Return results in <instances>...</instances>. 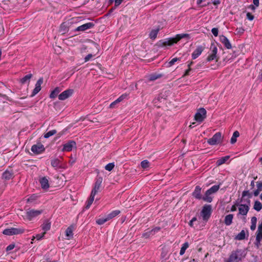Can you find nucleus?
Listing matches in <instances>:
<instances>
[{
	"instance_id": "72a5a7b5",
	"label": "nucleus",
	"mask_w": 262,
	"mask_h": 262,
	"mask_svg": "<svg viewBox=\"0 0 262 262\" xmlns=\"http://www.w3.org/2000/svg\"><path fill=\"white\" fill-rule=\"evenodd\" d=\"M253 208L257 211H260L262 209L261 203L259 201H256L254 202Z\"/></svg>"
},
{
	"instance_id": "09e8293b",
	"label": "nucleus",
	"mask_w": 262,
	"mask_h": 262,
	"mask_svg": "<svg viewBox=\"0 0 262 262\" xmlns=\"http://www.w3.org/2000/svg\"><path fill=\"white\" fill-rule=\"evenodd\" d=\"M45 234H46L45 232H43V233L42 234H37L35 237V238H36V239L37 240L39 241V240H40L41 239H42L43 237V236H44Z\"/></svg>"
},
{
	"instance_id": "f03ea898",
	"label": "nucleus",
	"mask_w": 262,
	"mask_h": 262,
	"mask_svg": "<svg viewBox=\"0 0 262 262\" xmlns=\"http://www.w3.org/2000/svg\"><path fill=\"white\" fill-rule=\"evenodd\" d=\"M219 185L213 186L206 191L204 196L202 198V199L206 202H211L212 201V198L211 196V195L216 192L219 190Z\"/></svg>"
},
{
	"instance_id": "79ce46f5",
	"label": "nucleus",
	"mask_w": 262,
	"mask_h": 262,
	"mask_svg": "<svg viewBox=\"0 0 262 262\" xmlns=\"http://www.w3.org/2000/svg\"><path fill=\"white\" fill-rule=\"evenodd\" d=\"M189 36L188 34H178L176 36V40L177 41V42L180 40L181 39L183 38H184V37H188Z\"/></svg>"
},
{
	"instance_id": "5701e85b",
	"label": "nucleus",
	"mask_w": 262,
	"mask_h": 262,
	"mask_svg": "<svg viewBox=\"0 0 262 262\" xmlns=\"http://www.w3.org/2000/svg\"><path fill=\"white\" fill-rule=\"evenodd\" d=\"M73 229L74 228L73 226H71L67 228V229L66 230V235L68 239H71L73 236Z\"/></svg>"
},
{
	"instance_id": "603ef678",
	"label": "nucleus",
	"mask_w": 262,
	"mask_h": 262,
	"mask_svg": "<svg viewBox=\"0 0 262 262\" xmlns=\"http://www.w3.org/2000/svg\"><path fill=\"white\" fill-rule=\"evenodd\" d=\"M246 15H247V18L250 20H252L254 18L253 15H252L250 12L247 13Z\"/></svg>"
},
{
	"instance_id": "7ed1b4c3",
	"label": "nucleus",
	"mask_w": 262,
	"mask_h": 262,
	"mask_svg": "<svg viewBox=\"0 0 262 262\" xmlns=\"http://www.w3.org/2000/svg\"><path fill=\"white\" fill-rule=\"evenodd\" d=\"M249 209V207L248 205L241 204L238 206V213L237 217L243 220L245 222H246L245 216L247 215Z\"/></svg>"
},
{
	"instance_id": "f704fd0d",
	"label": "nucleus",
	"mask_w": 262,
	"mask_h": 262,
	"mask_svg": "<svg viewBox=\"0 0 262 262\" xmlns=\"http://www.w3.org/2000/svg\"><path fill=\"white\" fill-rule=\"evenodd\" d=\"M158 32H159L158 29L151 30L149 33L150 38L151 39H155L157 36V34H158Z\"/></svg>"
},
{
	"instance_id": "774afa93",
	"label": "nucleus",
	"mask_w": 262,
	"mask_h": 262,
	"mask_svg": "<svg viewBox=\"0 0 262 262\" xmlns=\"http://www.w3.org/2000/svg\"><path fill=\"white\" fill-rule=\"evenodd\" d=\"M251 186L254 187V181H252L251 182Z\"/></svg>"
},
{
	"instance_id": "39448f33",
	"label": "nucleus",
	"mask_w": 262,
	"mask_h": 262,
	"mask_svg": "<svg viewBox=\"0 0 262 262\" xmlns=\"http://www.w3.org/2000/svg\"><path fill=\"white\" fill-rule=\"evenodd\" d=\"M217 47L213 45H211L210 48V52L209 53V55L206 58L207 61L210 62L213 60H215L216 61H217L219 58L217 55Z\"/></svg>"
},
{
	"instance_id": "69168bd1",
	"label": "nucleus",
	"mask_w": 262,
	"mask_h": 262,
	"mask_svg": "<svg viewBox=\"0 0 262 262\" xmlns=\"http://www.w3.org/2000/svg\"><path fill=\"white\" fill-rule=\"evenodd\" d=\"M219 3H220V2H219V1H215L213 2V4L214 5H217V4H219Z\"/></svg>"
},
{
	"instance_id": "49530a36",
	"label": "nucleus",
	"mask_w": 262,
	"mask_h": 262,
	"mask_svg": "<svg viewBox=\"0 0 262 262\" xmlns=\"http://www.w3.org/2000/svg\"><path fill=\"white\" fill-rule=\"evenodd\" d=\"M15 247V244L14 243H12L10 245H9L7 248H6V251L8 252L14 248Z\"/></svg>"
},
{
	"instance_id": "412c9836",
	"label": "nucleus",
	"mask_w": 262,
	"mask_h": 262,
	"mask_svg": "<svg viewBox=\"0 0 262 262\" xmlns=\"http://www.w3.org/2000/svg\"><path fill=\"white\" fill-rule=\"evenodd\" d=\"M3 179L5 180H9L13 178V172L12 170H7L3 173L2 176Z\"/></svg>"
},
{
	"instance_id": "c85d7f7f",
	"label": "nucleus",
	"mask_w": 262,
	"mask_h": 262,
	"mask_svg": "<svg viewBox=\"0 0 262 262\" xmlns=\"http://www.w3.org/2000/svg\"><path fill=\"white\" fill-rule=\"evenodd\" d=\"M251 225L250 226L251 230L254 231L256 227L257 218L255 216L252 217L251 219Z\"/></svg>"
},
{
	"instance_id": "c9c22d12",
	"label": "nucleus",
	"mask_w": 262,
	"mask_h": 262,
	"mask_svg": "<svg viewBox=\"0 0 262 262\" xmlns=\"http://www.w3.org/2000/svg\"><path fill=\"white\" fill-rule=\"evenodd\" d=\"M188 244L187 243H185L182 248H181V250H180V254L181 255H182L184 254V253H185V250L188 247Z\"/></svg>"
},
{
	"instance_id": "13d9d810",
	"label": "nucleus",
	"mask_w": 262,
	"mask_h": 262,
	"mask_svg": "<svg viewBox=\"0 0 262 262\" xmlns=\"http://www.w3.org/2000/svg\"><path fill=\"white\" fill-rule=\"evenodd\" d=\"M250 193L248 191H244L242 193L243 197H244L247 195H249Z\"/></svg>"
},
{
	"instance_id": "e433bc0d",
	"label": "nucleus",
	"mask_w": 262,
	"mask_h": 262,
	"mask_svg": "<svg viewBox=\"0 0 262 262\" xmlns=\"http://www.w3.org/2000/svg\"><path fill=\"white\" fill-rule=\"evenodd\" d=\"M56 133V130L55 129L50 130L44 135V138H48L50 137L55 135Z\"/></svg>"
},
{
	"instance_id": "2eb2a0df",
	"label": "nucleus",
	"mask_w": 262,
	"mask_h": 262,
	"mask_svg": "<svg viewBox=\"0 0 262 262\" xmlns=\"http://www.w3.org/2000/svg\"><path fill=\"white\" fill-rule=\"evenodd\" d=\"M220 39L221 42L224 44L225 47L228 49H230L232 48L231 44L230 43L228 39L224 35H221L220 36Z\"/></svg>"
},
{
	"instance_id": "1a4fd4ad",
	"label": "nucleus",
	"mask_w": 262,
	"mask_h": 262,
	"mask_svg": "<svg viewBox=\"0 0 262 262\" xmlns=\"http://www.w3.org/2000/svg\"><path fill=\"white\" fill-rule=\"evenodd\" d=\"M206 117V111L204 108L199 109L194 116L196 121L202 122Z\"/></svg>"
},
{
	"instance_id": "bb28decb",
	"label": "nucleus",
	"mask_w": 262,
	"mask_h": 262,
	"mask_svg": "<svg viewBox=\"0 0 262 262\" xmlns=\"http://www.w3.org/2000/svg\"><path fill=\"white\" fill-rule=\"evenodd\" d=\"M229 158L230 157L229 156L221 158L216 161V165L219 166L223 164L229 159Z\"/></svg>"
},
{
	"instance_id": "ddd939ff",
	"label": "nucleus",
	"mask_w": 262,
	"mask_h": 262,
	"mask_svg": "<svg viewBox=\"0 0 262 262\" xmlns=\"http://www.w3.org/2000/svg\"><path fill=\"white\" fill-rule=\"evenodd\" d=\"M204 49L205 48L201 46L197 47L196 49L192 53V59H195L198 58L202 54Z\"/></svg>"
},
{
	"instance_id": "b1692460",
	"label": "nucleus",
	"mask_w": 262,
	"mask_h": 262,
	"mask_svg": "<svg viewBox=\"0 0 262 262\" xmlns=\"http://www.w3.org/2000/svg\"><path fill=\"white\" fill-rule=\"evenodd\" d=\"M32 76L33 75H32V74H29L26 75L25 76H24L21 79H20L19 80V82L22 84H26V83L29 84V82H30V79L32 77Z\"/></svg>"
},
{
	"instance_id": "a18cd8bd",
	"label": "nucleus",
	"mask_w": 262,
	"mask_h": 262,
	"mask_svg": "<svg viewBox=\"0 0 262 262\" xmlns=\"http://www.w3.org/2000/svg\"><path fill=\"white\" fill-rule=\"evenodd\" d=\"M178 60H179V58H178L176 57L173 58L168 63V66L169 67H171Z\"/></svg>"
},
{
	"instance_id": "338daca9",
	"label": "nucleus",
	"mask_w": 262,
	"mask_h": 262,
	"mask_svg": "<svg viewBox=\"0 0 262 262\" xmlns=\"http://www.w3.org/2000/svg\"><path fill=\"white\" fill-rule=\"evenodd\" d=\"M250 7L252 9V10H255V7L253 5H250Z\"/></svg>"
},
{
	"instance_id": "9d476101",
	"label": "nucleus",
	"mask_w": 262,
	"mask_h": 262,
	"mask_svg": "<svg viewBox=\"0 0 262 262\" xmlns=\"http://www.w3.org/2000/svg\"><path fill=\"white\" fill-rule=\"evenodd\" d=\"M45 150L44 146L40 143L33 145L31 147V151L35 154H39Z\"/></svg>"
},
{
	"instance_id": "cd10ccee",
	"label": "nucleus",
	"mask_w": 262,
	"mask_h": 262,
	"mask_svg": "<svg viewBox=\"0 0 262 262\" xmlns=\"http://www.w3.org/2000/svg\"><path fill=\"white\" fill-rule=\"evenodd\" d=\"M257 189L254 191V196H257L259 192L262 191V182H257Z\"/></svg>"
},
{
	"instance_id": "680f3d73",
	"label": "nucleus",
	"mask_w": 262,
	"mask_h": 262,
	"mask_svg": "<svg viewBox=\"0 0 262 262\" xmlns=\"http://www.w3.org/2000/svg\"><path fill=\"white\" fill-rule=\"evenodd\" d=\"M236 210V206L235 205L232 206L231 208V211H235Z\"/></svg>"
},
{
	"instance_id": "37998d69",
	"label": "nucleus",
	"mask_w": 262,
	"mask_h": 262,
	"mask_svg": "<svg viewBox=\"0 0 262 262\" xmlns=\"http://www.w3.org/2000/svg\"><path fill=\"white\" fill-rule=\"evenodd\" d=\"M59 164V161L57 159H53L51 161V165L54 167H58Z\"/></svg>"
},
{
	"instance_id": "ea45409f",
	"label": "nucleus",
	"mask_w": 262,
	"mask_h": 262,
	"mask_svg": "<svg viewBox=\"0 0 262 262\" xmlns=\"http://www.w3.org/2000/svg\"><path fill=\"white\" fill-rule=\"evenodd\" d=\"M108 219H107L106 216L104 218H101L96 221V223L98 225H102L105 223L106 222L108 221Z\"/></svg>"
},
{
	"instance_id": "e2e57ef3",
	"label": "nucleus",
	"mask_w": 262,
	"mask_h": 262,
	"mask_svg": "<svg viewBox=\"0 0 262 262\" xmlns=\"http://www.w3.org/2000/svg\"><path fill=\"white\" fill-rule=\"evenodd\" d=\"M125 97V96L122 95L119 98H118L119 99V101H121Z\"/></svg>"
},
{
	"instance_id": "5fc2aeb1",
	"label": "nucleus",
	"mask_w": 262,
	"mask_h": 262,
	"mask_svg": "<svg viewBox=\"0 0 262 262\" xmlns=\"http://www.w3.org/2000/svg\"><path fill=\"white\" fill-rule=\"evenodd\" d=\"M196 221V218L195 217H193L192 220L189 222V225L190 227H193V222Z\"/></svg>"
},
{
	"instance_id": "c756f323",
	"label": "nucleus",
	"mask_w": 262,
	"mask_h": 262,
	"mask_svg": "<svg viewBox=\"0 0 262 262\" xmlns=\"http://www.w3.org/2000/svg\"><path fill=\"white\" fill-rule=\"evenodd\" d=\"M160 230L159 228H156L154 229L151 230L149 231L146 232L143 234V237L147 238H148L150 235L152 234V232H155V231H159Z\"/></svg>"
},
{
	"instance_id": "a211bd4d",
	"label": "nucleus",
	"mask_w": 262,
	"mask_h": 262,
	"mask_svg": "<svg viewBox=\"0 0 262 262\" xmlns=\"http://www.w3.org/2000/svg\"><path fill=\"white\" fill-rule=\"evenodd\" d=\"M98 193V191H95L94 190H92V192H91V195H90V197L87 202V204L85 206V208L86 209H88L90 208V207L91 206V205H92V204L93 203L94 200V198H95V196L96 195V194Z\"/></svg>"
},
{
	"instance_id": "052dcab7",
	"label": "nucleus",
	"mask_w": 262,
	"mask_h": 262,
	"mask_svg": "<svg viewBox=\"0 0 262 262\" xmlns=\"http://www.w3.org/2000/svg\"><path fill=\"white\" fill-rule=\"evenodd\" d=\"M120 102V101H119V99H117L116 101H115L114 102H113V103H112L111 104V105H110V107H113V106L115 104H116V103H118V102Z\"/></svg>"
},
{
	"instance_id": "4c0bfd02",
	"label": "nucleus",
	"mask_w": 262,
	"mask_h": 262,
	"mask_svg": "<svg viewBox=\"0 0 262 262\" xmlns=\"http://www.w3.org/2000/svg\"><path fill=\"white\" fill-rule=\"evenodd\" d=\"M114 167L115 164L114 163H110L105 166V169L106 170L110 171L114 168Z\"/></svg>"
},
{
	"instance_id": "dca6fc26",
	"label": "nucleus",
	"mask_w": 262,
	"mask_h": 262,
	"mask_svg": "<svg viewBox=\"0 0 262 262\" xmlns=\"http://www.w3.org/2000/svg\"><path fill=\"white\" fill-rule=\"evenodd\" d=\"M42 83H43V78H39L35 84V88L33 90V94H32L33 96L35 95L40 91L41 85L42 84Z\"/></svg>"
},
{
	"instance_id": "a19ab883",
	"label": "nucleus",
	"mask_w": 262,
	"mask_h": 262,
	"mask_svg": "<svg viewBox=\"0 0 262 262\" xmlns=\"http://www.w3.org/2000/svg\"><path fill=\"white\" fill-rule=\"evenodd\" d=\"M245 237V232L244 230H242L236 236V238L239 240L244 239Z\"/></svg>"
},
{
	"instance_id": "aec40b11",
	"label": "nucleus",
	"mask_w": 262,
	"mask_h": 262,
	"mask_svg": "<svg viewBox=\"0 0 262 262\" xmlns=\"http://www.w3.org/2000/svg\"><path fill=\"white\" fill-rule=\"evenodd\" d=\"M256 239L258 242H259L261 239H262V218L260 223L258 226Z\"/></svg>"
},
{
	"instance_id": "bf43d9fd",
	"label": "nucleus",
	"mask_w": 262,
	"mask_h": 262,
	"mask_svg": "<svg viewBox=\"0 0 262 262\" xmlns=\"http://www.w3.org/2000/svg\"><path fill=\"white\" fill-rule=\"evenodd\" d=\"M253 3L255 7H257L259 6V0H253Z\"/></svg>"
},
{
	"instance_id": "423d86ee",
	"label": "nucleus",
	"mask_w": 262,
	"mask_h": 262,
	"mask_svg": "<svg viewBox=\"0 0 262 262\" xmlns=\"http://www.w3.org/2000/svg\"><path fill=\"white\" fill-rule=\"evenodd\" d=\"M25 230L23 228H11L5 229L3 233L6 235H13L20 234L24 232Z\"/></svg>"
},
{
	"instance_id": "58836bf2",
	"label": "nucleus",
	"mask_w": 262,
	"mask_h": 262,
	"mask_svg": "<svg viewBox=\"0 0 262 262\" xmlns=\"http://www.w3.org/2000/svg\"><path fill=\"white\" fill-rule=\"evenodd\" d=\"M141 165L143 168L146 169L149 166V163L147 160H144L141 162Z\"/></svg>"
},
{
	"instance_id": "864d4df0",
	"label": "nucleus",
	"mask_w": 262,
	"mask_h": 262,
	"mask_svg": "<svg viewBox=\"0 0 262 262\" xmlns=\"http://www.w3.org/2000/svg\"><path fill=\"white\" fill-rule=\"evenodd\" d=\"M7 97L5 95H2L0 94V103H5V101L4 100H6Z\"/></svg>"
},
{
	"instance_id": "4d7b16f0",
	"label": "nucleus",
	"mask_w": 262,
	"mask_h": 262,
	"mask_svg": "<svg viewBox=\"0 0 262 262\" xmlns=\"http://www.w3.org/2000/svg\"><path fill=\"white\" fill-rule=\"evenodd\" d=\"M236 30L237 33L239 34H242L244 31V30L242 28H237Z\"/></svg>"
},
{
	"instance_id": "7c9ffc66",
	"label": "nucleus",
	"mask_w": 262,
	"mask_h": 262,
	"mask_svg": "<svg viewBox=\"0 0 262 262\" xmlns=\"http://www.w3.org/2000/svg\"><path fill=\"white\" fill-rule=\"evenodd\" d=\"M120 213V211L119 210H115L111 212L110 214H108L106 217L108 219V220H110L111 219H113V217L116 216Z\"/></svg>"
},
{
	"instance_id": "8fccbe9b",
	"label": "nucleus",
	"mask_w": 262,
	"mask_h": 262,
	"mask_svg": "<svg viewBox=\"0 0 262 262\" xmlns=\"http://www.w3.org/2000/svg\"><path fill=\"white\" fill-rule=\"evenodd\" d=\"M93 57H94V55L92 54H88L84 58V61L87 62L89 61Z\"/></svg>"
},
{
	"instance_id": "6e6552de",
	"label": "nucleus",
	"mask_w": 262,
	"mask_h": 262,
	"mask_svg": "<svg viewBox=\"0 0 262 262\" xmlns=\"http://www.w3.org/2000/svg\"><path fill=\"white\" fill-rule=\"evenodd\" d=\"M222 141V135L221 133L219 132L215 134L211 138L209 139L207 142L211 145H214L221 143Z\"/></svg>"
},
{
	"instance_id": "20e7f679",
	"label": "nucleus",
	"mask_w": 262,
	"mask_h": 262,
	"mask_svg": "<svg viewBox=\"0 0 262 262\" xmlns=\"http://www.w3.org/2000/svg\"><path fill=\"white\" fill-rule=\"evenodd\" d=\"M42 212L43 210L42 209H28L26 211V219L28 221H32L34 218L40 215Z\"/></svg>"
},
{
	"instance_id": "2f4dec72",
	"label": "nucleus",
	"mask_w": 262,
	"mask_h": 262,
	"mask_svg": "<svg viewBox=\"0 0 262 262\" xmlns=\"http://www.w3.org/2000/svg\"><path fill=\"white\" fill-rule=\"evenodd\" d=\"M60 90L59 88H56L50 94V97L52 99L55 98L59 93Z\"/></svg>"
},
{
	"instance_id": "f257e3e1",
	"label": "nucleus",
	"mask_w": 262,
	"mask_h": 262,
	"mask_svg": "<svg viewBox=\"0 0 262 262\" xmlns=\"http://www.w3.org/2000/svg\"><path fill=\"white\" fill-rule=\"evenodd\" d=\"M246 256L244 250H239L234 251L231 254L229 258V262H239Z\"/></svg>"
},
{
	"instance_id": "6e6d98bb",
	"label": "nucleus",
	"mask_w": 262,
	"mask_h": 262,
	"mask_svg": "<svg viewBox=\"0 0 262 262\" xmlns=\"http://www.w3.org/2000/svg\"><path fill=\"white\" fill-rule=\"evenodd\" d=\"M191 70V68H188V69L185 72L184 74L183 75V77H185L186 76H187L189 74V72Z\"/></svg>"
},
{
	"instance_id": "f3484780",
	"label": "nucleus",
	"mask_w": 262,
	"mask_h": 262,
	"mask_svg": "<svg viewBox=\"0 0 262 262\" xmlns=\"http://www.w3.org/2000/svg\"><path fill=\"white\" fill-rule=\"evenodd\" d=\"M94 24L93 23H88L80 26H79L76 29V30L77 31H84L86 30L92 28Z\"/></svg>"
},
{
	"instance_id": "c03bdc74",
	"label": "nucleus",
	"mask_w": 262,
	"mask_h": 262,
	"mask_svg": "<svg viewBox=\"0 0 262 262\" xmlns=\"http://www.w3.org/2000/svg\"><path fill=\"white\" fill-rule=\"evenodd\" d=\"M101 183V181H100V182L97 181L95 183V186L93 189L98 192V191L100 189V187Z\"/></svg>"
},
{
	"instance_id": "0eeeda50",
	"label": "nucleus",
	"mask_w": 262,
	"mask_h": 262,
	"mask_svg": "<svg viewBox=\"0 0 262 262\" xmlns=\"http://www.w3.org/2000/svg\"><path fill=\"white\" fill-rule=\"evenodd\" d=\"M211 212V207L210 205H205L201 212V216L203 220L206 222L209 219Z\"/></svg>"
},
{
	"instance_id": "f8f14e48",
	"label": "nucleus",
	"mask_w": 262,
	"mask_h": 262,
	"mask_svg": "<svg viewBox=\"0 0 262 262\" xmlns=\"http://www.w3.org/2000/svg\"><path fill=\"white\" fill-rule=\"evenodd\" d=\"M73 94V90L72 89H68L67 90L63 92H62L61 94H60L58 96V99L60 100H64L68 98H69L70 96L72 95Z\"/></svg>"
},
{
	"instance_id": "4be33fe9",
	"label": "nucleus",
	"mask_w": 262,
	"mask_h": 262,
	"mask_svg": "<svg viewBox=\"0 0 262 262\" xmlns=\"http://www.w3.org/2000/svg\"><path fill=\"white\" fill-rule=\"evenodd\" d=\"M177 41L176 40V38H172L168 39L167 40L161 42L160 44V46L161 47H164L166 46H171L174 43H177Z\"/></svg>"
},
{
	"instance_id": "3c124183",
	"label": "nucleus",
	"mask_w": 262,
	"mask_h": 262,
	"mask_svg": "<svg viewBox=\"0 0 262 262\" xmlns=\"http://www.w3.org/2000/svg\"><path fill=\"white\" fill-rule=\"evenodd\" d=\"M211 32L215 36H217L218 35V29L217 28H212L211 30Z\"/></svg>"
},
{
	"instance_id": "393cba45",
	"label": "nucleus",
	"mask_w": 262,
	"mask_h": 262,
	"mask_svg": "<svg viewBox=\"0 0 262 262\" xmlns=\"http://www.w3.org/2000/svg\"><path fill=\"white\" fill-rule=\"evenodd\" d=\"M51 223L49 220H46L41 225L42 229L45 232L49 231L51 228Z\"/></svg>"
},
{
	"instance_id": "9b49d317",
	"label": "nucleus",
	"mask_w": 262,
	"mask_h": 262,
	"mask_svg": "<svg viewBox=\"0 0 262 262\" xmlns=\"http://www.w3.org/2000/svg\"><path fill=\"white\" fill-rule=\"evenodd\" d=\"M76 148V143L74 141L71 140L63 145L62 151H70L73 148Z\"/></svg>"
},
{
	"instance_id": "de8ad7c7",
	"label": "nucleus",
	"mask_w": 262,
	"mask_h": 262,
	"mask_svg": "<svg viewBox=\"0 0 262 262\" xmlns=\"http://www.w3.org/2000/svg\"><path fill=\"white\" fill-rule=\"evenodd\" d=\"M236 57V55L235 54V52H234L232 54H231V57L230 58H228V57H226L225 58V60H227V61H230V60L231 59H234L235 57Z\"/></svg>"
},
{
	"instance_id": "473e14b6",
	"label": "nucleus",
	"mask_w": 262,
	"mask_h": 262,
	"mask_svg": "<svg viewBox=\"0 0 262 262\" xmlns=\"http://www.w3.org/2000/svg\"><path fill=\"white\" fill-rule=\"evenodd\" d=\"M239 136V134L238 133V131H235L234 133H233V134L231 138V140H230V142H231V144H234L236 142V138L237 137H238Z\"/></svg>"
},
{
	"instance_id": "4468645a",
	"label": "nucleus",
	"mask_w": 262,
	"mask_h": 262,
	"mask_svg": "<svg viewBox=\"0 0 262 262\" xmlns=\"http://www.w3.org/2000/svg\"><path fill=\"white\" fill-rule=\"evenodd\" d=\"M39 182L40 183L41 187L43 189L47 190L49 188L50 185L49 180L46 177H44L41 178L39 179Z\"/></svg>"
},
{
	"instance_id": "a878e982",
	"label": "nucleus",
	"mask_w": 262,
	"mask_h": 262,
	"mask_svg": "<svg viewBox=\"0 0 262 262\" xmlns=\"http://www.w3.org/2000/svg\"><path fill=\"white\" fill-rule=\"evenodd\" d=\"M233 218V214H230L226 215L225 217L224 223L225 224L228 226L232 224V220Z\"/></svg>"
},
{
	"instance_id": "0e129e2a",
	"label": "nucleus",
	"mask_w": 262,
	"mask_h": 262,
	"mask_svg": "<svg viewBox=\"0 0 262 262\" xmlns=\"http://www.w3.org/2000/svg\"><path fill=\"white\" fill-rule=\"evenodd\" d=\"M193 64V62L192 61H191L188 64V68H190L191 66Z\"/></svg>"
},
{
	"instance_id": "6ab92c4d",
	"label": "nucleus",
	"mask_w": 262,
	"mask_h": 262,
	"mask_svg": "<svg viewBox=\"0 0 262 262\" xmlns=\"http://www.w3.org/2000/svg\"><path fill=\"white\" fill-rule=\"evenodd\" d=\"M201 192V188L199 186H196L192 193V195L197 199H202L203 197H202Z\"/></svg>"
}]
</instances>
